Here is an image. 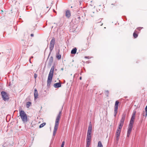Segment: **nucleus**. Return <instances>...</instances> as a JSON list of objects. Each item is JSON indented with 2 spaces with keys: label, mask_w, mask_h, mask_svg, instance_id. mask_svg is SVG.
I'll use <instances>...</instances> for the list:
<instances>
[{
  "label": "nucleus",
  "mask_w": 147,
  "mask_h": 147,
  "mask_svg": "<svg viewBox=\"0 0 147 147\" xmlns=\"http://www.w3.org/2000/svg\"><path fill=\"white\" fill-rule=\"evenodd\" d=\"M119 101L118 100H117L115 102L114 106V116L115 117L116 116V114L117 112V110L118 109L119 104Z\"/></svg>",
  "instance_id": "nucleus-6"
},
{
  "label": "nucleus",
  "mask_w": 147,
  "mask_h": 147,
  "mask_svg": "<svg viewBox=\"0 0 147 147\" xmlns=\"http://www.w3.org/2000/svg\"><path fill=\"white\" fill-rule=\"evenodd\" d=\"M136 112H134V113H133V114L132 116H134V117H135V115H136Z\"/></svg>",
  "instance_id": "nucleus-26"
},
{
  "label": "nucleus",
  "mask_w": 147,
  "mask_h": 147,
  "mask_svg": "<svg viewBox=\"0 0 147 147\" xmlns=\"http://www.w3.org/2000/svg\"><path fill=\"white\" fill-rule=\"evenodd\" d=\"M64 144H65V142L64 141L61 144V147H64Z\"/></svg>",
  "instance_id": "nucleus-22"
},
{
  "label": "nucleus",
  "mask_w": 147,
  "mask_h": 147,
  "mask_svg": "<svg viewBox=\"0 0 147 147\" xmlns=\"http://www.w3.org/2000/svg\"><path fill=\"white\" fill-rule=\"evenodd\" d=\"M1 94L2 98L4 101H6L9 99V96L7 93L4 91H2L1 92Z\"/></svg>",
  "instance_id": "nucleus-5"
},
{
  "label": "nucleus",
  "mask_w": 147,
  "mask_h": 147,
  "mask_svg": "<svg viewBox=\"0 0 147 147\" xmlns=\"http://www.w3.org/2000/svg\"><path fill=\"white\" fill-rule=\"evenodd\" d=\"M31 103L30 102H27L26 104V105H27V107H28V108L29 107H30V105H31Z\"/></svg>",
  "instance_id": "nucleus-20"
},
{
  "label": "nucleus",
  "mask_w": 147,
  "mask_h": 147,
  "mask_svg": "<svg viewBox=\"0 0 147 147\" xmlns=\"http://www.w3.org/2000/svg\"><path fill=\"white\" fill-rule=\"evenodd\" d=\"M92 132V126L90 124L89 126L87 136H91V134Z\"/></svg>",
  "instance_id": "nucleus-9"
},
{
  "label": "nucleus",
  "mask_w": 147,
  "mask_h": 147,
  "mask_svg": "<svg viewBox=\"0 0 147 147\" xmlns=\"http://www.w3.org/2000/svg\"><path fill=\"white\" fill-rule=\"evenodd\" d=\"M80 80H81V79H82V77H80Z\"/></svg>",
  "instance_id": "nucleus-28"
},
{
  "label": "nucleus",
  "mask_w": 147,
  "mask_h": 147,
  "mask_svg": "<svg viewBox=\"0 0 147 147\" xmlns=\"http://www.w3.org/2000/svg\"><path fill=\"white\" fill-rule=\"evenodd\" d=\"M61 111H59L55 120V126L53 131V135L54 136H55L57 131L58 128V126L59 123V120L61 118Z\"/></svg>",
  "instance_id": "nucleus-2"
},
{
  "label": "nucleus",
  "mask_w": 147,
  "mask_h": 147,
  "mask_svg": "<svg viewBox=\"0 0 147 147\" xmlns=\"http://www.w3.org/2000/svg\"><path fill=\"white\" fill-rule=\"evenodd\" d=\"M20 116L23 122L24 123H26L28 121V118L27 115L25 112L23 110H19Z\"/></svg>",
  "instance_id": "nucleus-4"
},
{
  "label": "nucleus",
  "mask_w": 147,
  "mask_h": 147,
  "mask_svg": "<svg viewBox=\"0 0 147 147\" xmlns=\"http://www.w3.org/2000/svg\"><path fill=\"white\" fill-rule=\"evenodd\" d=\"M61 55H58L57 56V57L58 59H60L61 58Z\"/></svg>",
  "instance_id": "nucleus-21"
},
{
  "label": "nucleus",
  "mask_w": 147,
  "mask_h": 147,
  "mask_svg": "<svg viewBox=\"0 0 147 147\" xmlns=\"http://www.w3.org/2000/svg\"><path fill=\"white\" fill-rule=\"evenodd\" d=\"M138 32L137 31H135L133 34V36L135 38H136L138 37Z\"/></svg>",
  "instance_id": "nucleus-14"
},
{
  "label": "nucleus",
  "mask_w": 147,
  "mask_h": 147,
  "mask_svg": "<svg viewBox=\"0 0 147 147\" xmlns=\"http://www.w3.org/2000/svg\"><path fill=\"white\" fill-rule=\"evenodd\" d=\"M91 140H86V147H89V146L90 144Z\"/></svg>",
  "instance_id": "nucleus-17"
},
{
  "label": "nucleus",
  "mask_w": 147,
  "mask_h": 147,
  "mask_svg": "<svg viewBox=\"0 0 147 147\" xmlns=\"http://www.w3.org/2000/svg\"><path fill=\"white\" fill-rule=\"evenodd\" d=\"M138 29L139 30H140V28H138Z\"/></svg>",
  "instance_id": "nucleus-30"
},
{
  "label": "nucleus",
  "mask_w": 147,
  "mask_h": 147,
  "mask_svg": "<svg viewBox=\"0 0 147 147\" xmlns=\"http://www.w3.org/2000/svg\"><path fill=\"white\" fill-rule=\"evenodd\" d=\"M61 84L60 83H55L54 85V86L55 88H57L61 87Z\"/></svg>",
  "instance_id": "nucleus-12"
},
{
  "label": "nucleus",
  "mask_w": 147,
  "mask_h": 147,
  "mask_svg": "<svg viewBox=\"0 0 147 147\" xmlns=\"http://www.w3.org/2000/svg\"><path fill=\"white\" fill-rule=\"evenodd\" d=\"M135 118V117H134V116H132L130 121L129 124L133 125Z\"/></svg>",
  "instance_id": "nucleus-13"
},
{
  "label": "nucleus",
  "mask_w": 147,
  "mask_h": 147,
  "mask_svg": "<svg viewBox=\"0 0 147 147\" xmlns=\"http://www.w3.org/2000/svg\"><path fill=\"white\" fill-rule=\"evenodd\" d=\"M76 51L77 49L76 48H75L71 50V53L72 54H75L76 53Z\"/></svg>",
  "instance_id": "nucleus-15"
},
{
  "label": "nucleus",
  "mask_w": 147,
  "mask_h": 147,
  "mask_svg": "<svg viewBox=\"0 0 147 147\" xmlns=\"http://www.w3.org/2000/svg\"><path fill=\"white\" fill-rule=\"evenodd\" d=\"M125 114L123 113L122 115L121 119L120 121L119 125L118 128L117 129L115 134L116 140L117 141H118L119 140V137L120 136L121 128L123 125L124 122L125 120Z\"/></svg>",
  "instance_id": "nucleus-1"
},
{
  "label": "nucleus",
  "mask_w": 147,
  "mask_h": 147,
  "mask_svg": "<svg viewBox=\"0 0 147 147\" xmlns=\"http://www.w3.org/2000/svg\"><path fill=\"white\" fill-rule=\"evenodd\" d=\"M3 146L4 147H7V144L6 143H5L3 145Z\"/></svg>",
  "instance_id": "nucleus-24"
},
{
  "label": "nucleus",
  "mask_w": 147,
  "mask_h": 147,
  "mask_svg": "<svg viewBox=\"0 0 147 147\" xmlns=\"http://www.w3.org/2000/svg\"><path fill=\"white\" fill-rule=\"evenodd\" d=\"M97 147H103V145L100 141L98 142Z\"/></svg>",
  "instance_id": "nucleus-16"
},
{
  "label": "nucleus",
  "mask_w": 147,
  "mask_h": 147,
  "mask_svg": "<svg viewBox=\"0 0 147 147\" xmlns=\"http://www.w3.org/2000/svg\"><path fill=\"white\" fill-rule=\"evenodd\" d=\"M133 127V125L129 124L127 131V137H129V136L130 134L131 131Z\"/></svg>",
  "instance_id": "nucleus-8"
},
{
  "label": "nucleus",
  "mask_w": 147,
  "mask_h": 147,
  "mask_svg": "<svg viewBox=\"0 0 147 147\" xmlns=\"http://www.w3.org/2000/svg\"><path fill=\"white\" fill-rule=\"evenodd\" d=\"M54 67L53 66L50 70L47 79V85H50L52 82L54 71Z\"/></svg>",
  "instance_id": "nucleus-3"
},
{
  "label": "nucleus",
  "mask_w": 147,
  "mask_h": 147,
  "mask_svg": "<svg viewBox=\"0 0 147 147\" xmlns=\"http://www.w3.org/2000/svg\"><path fill=\"white\" fill-rule=\"evenodd\" d=\"M0 54H1V53H0Z\"/></svg>",
  "instance_id": "nucleus-31"
},
{
  "label": "nucleus",
  "mask_w": 147,
  "mask_h": 147,
  "mask_svg": "<svg viewBox=\"0 0 147 147\" xmlns=\"http://www.w3.org/2000/svg\"><path fill=\"white\" fill-rule=\"evenodd\" d=\"M37 74H34V78L35 79H36V78L37 77Z\"/></svg>",
  "instance_id": "nucleus-25"
},
{
  "label": "nucleus",
  "mask_w": 147,
  "mask_h": 147,
  "mask_svg": "<svg viewBox=\"0 0 147 147\" xmlns=\"http://www.w3.org/2000/svg\"><path fill=\"white\" fill-rule=\"evenodd\" d=\"M65 16L67 18H69L71 16V13L69 10H67L66 11Z\"/></svg>",
  "instance_id": "nucleus-11"
},
{
  "label": "nucleus",
  "mask_w": 147,
  "mask_h": 147,
  "mask_svg": "<svg viewBox=\"0 0 147 147\" xmlns=\"http://www.w3.org/2000/svg\"><path fill=\"white\" fill-rule=\"evenodd\" d=\"M34 99L36 100L38 96V92L36 88H35L34 90Z\"/></svg>",
  "instance_id": "nucleus-10"
},
{
  "label": "nucleus",
  "mask_w": 147,
  "mask_h": 147,
  "mask_svg": "<svg viewBox=\"0 0 147 147\" xmlns=\"http://www.w3.org/2000/svg\"><path fill=\"white\" fill-rule=\"evenodd\" d=\"M55 43V39L54 38L52 39L51 41L50 44V49L51 51H52L53 48Z\"/></svg>",
  "instance_id": "nucleus-7"
},
{
  "label": "nucleus",
  "mask_w": 147,
  "mask_h": 147,
  "mask_svg": "<svg viewBox=\"0 0 147 147\" xmlns=\"http://www.w3.org/2000/svg\"><path fill=\"white\" fill-rule=\"evenodd\" d=\"M145 110L146 112V116H147V105L146 106L145 108Z\"/></svg>",
  "instance_id": "nucleus-23"
},
{
  "label": "nucleus",
  "mask_w": 147,
  "mask_h": 147,
  "mask_svg": "<svg viewBox=\"0 0 147 147\" xmlns=\"http://www.w3.org/2000/svg\"><path fill=\"white\" fill-rule=\"evenodd\" d=\"M45 125H46V123H42L39 126V127L40 128L42 127H44Z\"/></svg>",
  "instance_id": "nucleus-19"
},
{
  "label": "nucleus",
  "mask_w": 147,
  "mask_h": 147,
  "mask_svg": "<svg viewBox=\"0 0 147 147\" xmlns=\"http://www.w3.org/2000/svg\"><path fill=\"white\" fill-rule=\"evenodd\" d=\"M91 136H87L86 140H91Z\"/></svg>",
  "instance_id": "nucleus-18"
},
{
  "label": "nucleus",
  "mask_w": 147,
  "mask_h": 147,
  "mask_svg": "<svg viewBox=\"0 0 147 147\" xmlns=\"http://www.w3.org/2000/svg\"><path fill=\"white\" fill-rule=\"evenodd\" d=\"M30 35L32 37L34 36V34H31Z\"/></svg>",
  "instance_id": "nucleus-27"
},
{
  "label": "nucleus",
  "mask_w": 147,
  "mask_h": 147,
  "mask_svg": "<svg viewBox=\"0 0 147 147\" xmlns=\"http://www.w3.org/2000/svg\"><path fill=\"white\" fill-rule=\"evenodd\" d=\"M61 69L63 70V68H61Z\"/></svg>",
  "instance_id": "nucleus-29"
}]
</instances>
